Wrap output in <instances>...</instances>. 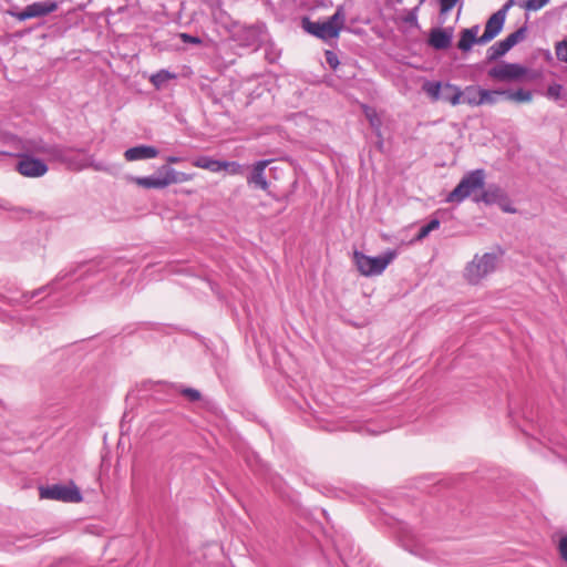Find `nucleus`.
I'll return each mask as SVG.
<instances>
[{
	"label": "nucleus",
	"mask_w": 567,
	"mask_h": 567,
	"mask_svg": "<svg viewBox=\"0 0 567 567\" xmlns=\"http://www.w3.org/2000/svg\"><path fill=\"white\" fill-rule=\"evenodd\" d=\"M346 23V13L342 6L324 21H311L308 17L302 18L301 25L309 34L328 42L338 39Z\"/></svg>",
	"instance_id": "1"
},
{
	"label": "nucleus",
	"mask_w": 567,
	"mask_h": 567,
	"mask_svg": "<svg viewBox=\"0 0 567 567\" xmlns=\"http://www.w3.org/2000/svg\"><path fill=\"white\" fill-rule=\"evenodd\" d=\"M486 174L483 168H477L466 173L456 187L446 196V203L460 204L468 197L480 195L477 192L485 186Z\"/></svg>",
	"instance_id": "2"
},
{
	"label": "nucleus",
	"mask_w": 567,
	"mask_h": 567,
	"mask_svg": "<svg viewBox=\"0 0 567 567\" xmlns=\"http://www.w3.org/2000/svg\"><path fill=\"white\" fill-rule=\"evenodd\" d=\"M398 256L396 250H386L382 256L370 257L355 250L353 254L354 264L358 270L367 277L381 275L388 265Z\"/></svg>",
	"instance_id": "3"
},
{
	"label": "nucleus",
	"mask_w": 567,
	"mask_h": 567,
	"mask_svg": "<svg viewBox=\"0 0 567 567\" xmlns=\"http://www.w3.org/2000/svg\"><path fill=\"white\" fill-rule=\"evenodd\" d=\"M499 256L495 252L475 255L465 268V278L472 285H477L483 278L496 270Z\"/></svg>",
	"instance_id": "4"
},
{
	"label": "nucleus",
	"mask_w": 567,
	"mask_h": 567,
	"mask_svg": "<svg viewBox=\"0 0 567 567\" xmlns=\"http://www.w3.org/2000/svg\"><path fill=\"white\" fill-rule=\"evenodd\" d=\"M422 90L429 95V97L436 101L449 102L452 105H457L462 101L463 91L452 83H441L439 81H426L422 85Z\"/></svg>",
	"instance_id": "5"
},
{
	"label": "nucleus",
	"mask_w": 567,
	"mask_h": 567,
	"mask_svg": "<svg viewBox=\"0 0 567 567\" xmlns=\"http://www.w3.org/2000/svg\"><path fill=\"white\" fill-rule=\"evenodd\" d=\"M40 497L44 499H54L65 503H80L83 499L79 487L71 482L69 485L52 484L42 486L39 489Z\"/></svg>",
	"instance_id": "6"
},
{
	"label": "nucleus",
	"mask_w": 567,
	"mask_h": 567,
	"mask_svg": "<svg viewBox=\"0 0 567 567\" xmlns=\"http://www.w3.org/2000/svg\"><path fill=\"white\" fill-rule=\"evenodd\" d=\"M16 169L24 177L38 178L45 175L49 167L41 158H37L30 154H20Z\"/></svg>",
	"instance_id": "7"
},
{
	"label": "nucleus",
	"mask_w": 567,
	"mask_h": 567,
	"mask_svg": "<svg viewBox=\"0 0 567 567\" xmlns=\"http://www.w3.org/2000/svg\"><path fill=\"white\" fill-rule=\"evenodd\" d=\"M59 4L56 1H41L33 2L27 6L22 11L9 10L8 13L11 17H14L19 21H25L32 18L45 17L54 11H56Z\"/></svg>",
	"instance_id": "8"
},
{
	"label": "nucleus",
	"mask_w": 567,
	"mask_h": 567,
	"mask_svg": "<svg viewBox=\"0 0 567 567\" xmlns=\"http://www.w3.org/2000/svg\"><path fill=\"white\" fill-rule=\"evenodd\" d=\"M528 69L518 63L503 62L488 71V75L498 81H517L525 78Z\"/></svg>",
	"instance_id": "9"
},
{
	"label": "nucleus",
	"mask_w": 567,
	"mask_h": 567,
	"mask_svg": "<svg viewBox=\"0 0 567 567\" xmlns=\"http://www.w3.org/2000/svg\"><path fill=\"white\" fill-rule=\"evenodd\" d=\"M75 270H71V271H60L56 277L50 282L48 284L47 286H42L31 292H23L20 298H7V297H1V300H3L6 303L10 305V306H14V305H23V303H27L29 302L31 299L38 297L39 295H41L42 292H44L47 289L53 287L56 282L72 276L74 274Z\"/></svg>",
	"instance_id": "10"
},
{
	"label": "nucleus",
	"mask_w": 567,
	"mask_h": 567,
	"mask_svg": "<svg viewBox=\"0 0 567 567\" xmlns=\"http://www.w3.org/2000/svg\"><path fill=\"white\" fill-rule=\"evenodd\" d=\"M473 202L476 204L502 205L503 202H507V195L498 185L491 184L487 188L481 189L480 195L473 197Z\"/></svg>",
	"instance_id": "11"
},
{
	"label": "nucleus",
	"mask_w": 567,
	"mask_h": 567,
	"mask_svg": "<svg viewBox=\"0 0 567 567\" xmlns=\"http://www.w3.org/2000/svg\"><path fill=\"white\" fill-rule=\"evenodd\" d=\"M452 39L453 28H433L427 42L435 50H446L451 47Z\"/></svg>",
	"instance_id": "12"
},
{
	"label": "nucleus",
	"mask_w": 567,
	"mask_h": 567,
	"mask_svg": "<svg viewBox=\"0 0 567 567\" xmlns=\"http://www.w3.org/2000/svg\"><path fill=\"white\" fill-rule=\"evenodd\" d=\"M270 162V159H262L254 164L252 169L247 177L248 185L268 192L269 183L265 176V169Z\"/></svg>",
	"instance_id": "13"
},
{
	"label": "nucleus",
	"mask_w": 567,
	"mask_h": 567,
	"mask_svg": "<svg viewBox=\"0 0 567 567\" xmlns=\"http://www.w3.org/2000/svg\"><path fill=\"white\" fill-rule=\"evenodd\" d=\"M505 20L503 13L494 12L486 21L484 33L481 35V42L486 44L495 39L503 30Z\"/></svg>",
	"instance_id": "14"
},
{
	"label": "nucleus",
	"mask_w": 567,
	"mask_h": 567,
	"mask_svg": "<svg viewBox=\"0 0 567 567\" xmlns=\"http://www.w3.org/2000/svg\"><path fill=\"white\" fill-rule=\"evenodd\" d=\"M480 25L474 24L471 28L463 29L460 32V40L457 42V49L462 52H468L474 44L484 45L481 42V37H477Z\"/></svg>",
	"instance_id": "15"
},
{
	"label": "nucleus",
	"mask_w": 567,
	"mask_h": 567,
	"mask_svg": "<svg viewBox=\"0 0 567 567\" xmlns=\"http://www.w3.org/2000/svg\"><path fill=\"white\" fill-rule=\"evenodd\" d=\"M159 151L155 146L151 145H137L127 148L124 152V157L127 162H135L142 159H151L157 157Z\"/></svg>",
	"instance_id": "16"
},
{
	"label": "nucleus",
	"mask_w": 567,
	"mask_h": 567,
	"mask_svg": "<svg viewBox=\"0 0 567 567\" xmlns=\"http://www.w3.org/2000/svg\"><path fill=\"white\" fill-rule=\"evenodd\" d=\"M135 183L143 188L163 189L167 187L166 174L162 173V166L151 176L136 177Z\"/></svg>",
	"instance_id": "17"
},
{
	"label": "nucleus",
	"mask_w": 567,
	"mask_h": 567,
	"mask_svg": "<svg viewBox=\"0 0 567 567\" xmlns=\"http://www.w3.org/2000/svg\"><path fill=\"white\" fill-rule=\"evenodd\" d=\"M193 164L196 167L208 169L214 173L226 169L230 165L229 162L214 159L209 156H199Z\"/></svg>",
	"instance_id": "18"
},
{
	"label": "nucleus",
	"mask_w": 567,
	"mask_h": 567,
	"mask_svg": "<svg viewBox=\"0 0 567 567\" xmlns=\"http://www.w3.org/2000/svg\"><path fill=\"white\" fill-rule=\"evenodd\" d=\"M511 49L512 47L508 44V42L505 39H503L487 49L486 59L489 62L496 61L497 59L505 55Z\"/></svg>",
	"instance_id": "19"
},
{
	"label": "nucleus",
	"mask_w": 567,
	"mask_h": 567,
	"mask_svg": "<svg viewBox=\"0 0 567 567\" xmlns=\"http://www.w3.org/2000/svg\"><path fill=\"white\" fill-rule=\"evenodd\" d=\"M162 173L166 174L167 186L187 182L192 178L190 174L177 172L169 165H162Z\"/></svg>",
	"instance_id": "20"
},
{
	"label": "nucleus",
	"mask_w": 567,
	"mask_h": 567,
	"mask_svg": "<svg viewBox=\"0 0 567 567\" xmlns=\"http://www.w3.org/2000/svg\"><path fill=\"white\" fill-rule=\"evenodd\" d=\"M499 96H505V90H481V96L477 97L480 105H493L498 102Z\"/></svg>",
	"instance_id": "21"
},
{
	"label": "nucleus",
	"mask_w": 567,
	"mask_h": 567,
	"mask_svg": "<svg viewBox=\"0 0 567 567\" xmlns=\"http://www.w3.org/2000/svg\"><path fill=\"white\" fill-rule=\"evenodd\" d=\"M365 116L371 125V127L375 131L377 136L379 137V147L381 148L383 145L382 141V134H381V118L379 117L378 113L373 109H367L365 110Z\"/></svg>",
	"instance_id": "22"
},
{
	"label": "nucleus",
	"mask_w": 567,
	"mask_h": 567,
	"mask_svg": "<svg viewBox=\"0 0 567 567\" xmlns=\"http://www.w3.org/2000/svg\"><path fill=\"white\" fill-rule=\"evenodd\" d=\"M481 87L476 86H466L463 91V96L461 103H466L471 106H478L477 97L481 96Z\"/></svg>",
	"instance_id": "23"
},
{
	"label": "nucleus",
	"mask_w": 567,
	"mask_h": 567,
	"mask_svg": "<svg viewBox=\"0 0 567 567\" xmlns=\"http://www.w3.org/2000/svg\"><path fill=\"white\" fill-rule=\"evenodd\" d=\"M441 225L440 219L432 218L426 225L422 226L414 237L413 241H422L424 238H426L431 231L437 229Z\"/></svg>",
	"instance_id": "24"
},
{
	"label": "nucleus",
	"mask_w": 567,
	"mask_h": 567,
	"mask_svg": "<svg viewBox=\"0 0 567 567\" xmlns=\"http://www.w3.org/2000/svg\"><path fill=\"white\" fill-rule=\"evenodd\" d=\"M505 97L517 102H529L532 100V93L523 89L517 91L505 90Z\"/></svg>",
	"instance_id": "25"
},
{
	"label": "nucleus",
	"mask_w": 567,
	"mask_h": 567,
	"mask_svg": "<svg viewBox=\"0 0 567 567\" xmlns=\"http://www.w3.org/2000/svg\"><path fill=\"white\" fill-rule=\"evenodd\" d=\"M175 78L174 74L169 73L167 70H161L158 72H156L155 74H153L151 76V82L153 83V85L157 89H159L161 86H163L168 80Z\"/></svg>",
	"instance_id": "26"
},
{
	"label": "nucleus",
	"mask_w": 567,
	"mask_h": 567,
	"mask_svg": "<svg viewBox=\"0 0 567 567\" xmlns=\"http://www.w3.org/2000/svg\"><path fill=\"white\" fill-rule=\"evenodd\" d=\"M526 33H527V25L524 24L520 28H518L516 31H514L513 33L508 34L505 38V40L513 48L526 38Z\"/></svg>",
	"instance_id": "27"
},
{
	"label": "nucleus",
	"mask_w": 567,
	"mask_h": 567,
	"mask_svg": "<svg viewBox=\"0 0 567 567\" xmlns=\"http://www.w3.org/2000/svg\"><path fill=\"white\" fill-rule=\"evenodd\" d=\"M460 0H439L440 3V22L443 24L449 12L457 4Z\"/></svg>",
	"instance_id": "28"
},
{
	"label": "nucleus",
	"mask_w": 567,
	"mask_h": 567,
	"mask_svg": "<svg viewBox=\"0 0 567 567\" xmlns=\"http://www.w3.org/2000/svg\"><path fill=\"white\" fill-rule=\"evenodd\" d=\"M555 54L558 61L567 63V39L556 42Z\"/></svg>",
	"instance_id": "29"
},
{
	"label": "nucleus",
	"mask_w": 567,
	"mask_h": 567,
	"mask_svg": "<svg viewBox=\"0 0 567 567\" xmlns=\"http://www.w3.org/2000/svg\"><path fill=\"white\" fill-rule=\"evenodd\" d=\"M178 391L190 402H196L202 399V394L198 390L193 388L179 386Z\"/></svg>",
	"instance_id": "30"
},
{
	"label": "nucleus",
	"mask_w": 567,
	"mask_h": 567,
	"mask_svg": "<svg viewBox=\"0 0 567 567\" xmlns=\"http://www.w3.org/2000/svg\"><path fill=\"white\" fill-rule=\"evenodd\" d=\"M563 85L558 83H553L547 87L546 96L549 100L558 101L561 99Z\"/></svg>",
	"instance_id": "31"
},
{
	"label": "nucleus",
	"mask_w": 567,
	"mask_h": 567,
	"mask_svg": "<svg viewBox=\"0 0 567 567\" xmlns=\"http://www.w3.org/2000/svg\"><path fill=\"white\" fill-rule=\"evenodd\" d=\"M417 12L419 7H414L413 9L409 10L404 16L403 21L411 27H419Z\"/></svg>",
	"instance_id": "32"
},
{
	"label": "nucleus",
	"mask_w": 567,
	"mask_h": 567,
	"mask_svg": "<svg viewBox=\"0 0 567 567\" xmlns=\"http://www.w3.org/2000/svg\"><path fill=\"white\" fill-rule=\"evenodd\" d=\"M550 0H528L525 3V9L528 11H537L545 7Z\"/></svg>",
	"instance_id": "33"
},
{
	"label": "nucleus",
	"mask_w": 567,
	"mask_h": 567,
	"mask_svg": "<svg viewBox=\"0 0 567 567\" xmlns=\"http://www.w3.org/2000/svg\"><path fill=\"white\" fill-rule=\"evenodd\" d=\"M326 61L332 70H337L340 64L338 55L332 51H326Z\"/></svg>",
	"instance_id": "34"
},
{
	"label": "nucleus",
	"mask_w": 567,
	"mask_h": 567,
	"mask_svg": "<svg viewBox=\"0 0 567 567\" xmlns=\"http://www.w3.org/2000/svg\"><path fill=\"white\" fill-rule=\"evenodd\" d=\"M179 38L184 43L202 44V39L188 33H179Z\"/></svg>",
	"instance_id": "35"
},
{
	"label": "nucleus",
	"mask_w": 567,
	"mask_h": 567,
	"mask_svg": "<svg viewBox=\"0 0 567 567\" xmlns=\"http://www.w3.org/2000/svg\"><path fill=\"white\" fill-rule=\"evenodd\" d=\"M559 553L561 558L567 561V536L561 537L559 540Z\"/></svg>",
	"instance_id": "36"
},
{
	"label": "nucleus",
	"mask_w": 567,
	"mask_h": 567,
	"mask_svg": "<svg viewBox=\"0 0 567 567\" xmlns=\"http://www.w3.org/2000/svg\"><path fill=\"white\" fill-rule=\"evenodd\" d=\"M514 1L515 0H507V2L499 9L497 10L496 12L498 14H502L503 13V17L506 19V14H507V11L511 9V7L514 4Z\"/></svg>",
	"instance_id": "37"
},
{
	"label": "nucleus",
	"mask_w": 567,
	"mask_h": 567,
	"mask_svg": "<svg viewBox=\"0 0 567 567\" xmlns=\"http://www.w3.org/2000/svg\"><path fill=\"white\" fill-rule=\"evenodd\" d=\"M83 268H85V269L81 274V276H80L81 278H84V277H87V276H91V275L95 274V271H94L95 266L94 265H84Z\"/></svg>",
	"instance_id": "38"
},
{
	"label": "nucleus",
	"mask_w": 567,
	"mask_h": 567,
	"mask_svg": "<svg viewBox=\"0 0 567 567\" xmlns=\"http://www.w3.org/2000/svg\"><path fill=\"white\" fill-rule=\"evenodd\" d=\"M501 208L505 212V213H515L516 209L509 205L506 204V202H503L502 205H499Z\"/></svg>",
	"instance_id": "39"
},
{
	"label": "nucleus",
	"mask_w": 567,
	"mask_h": 567,
	"mask_svg": "<svg viewBox=\"0 0 567 567\" xmlns=\"http://www.w3.org/2000/svg\"><path fill=\"white\" fill-rule=\"evenodd\" d=\"M166 161H167V163H169V164H176V163H179V162H181V158H179V157H177V156H168Z\"/></svg>",
	"instance_id": "40"
},
{
	"label": "nucleus",
	"mask_w": 567,
	"mask_h": 567,
	"mask_svg": "<svg viewBox=\"0 0 567 567\" xmlns=\"http://www.w3.org/2000/svg\"><path fill=\"white\" fill-rule=\"evenodd\" d=\"M4 316H6V313H4L3 311H1V310H0V319H1V320H4Z\"/></svg>",
	"instance_id": "41"
},
{
	"label": "nucleus",
	"mask_w": 567,
	"mask_h": 567,
	"mask_svg": "<svg viewBox=\"0 0 567 567\" xmlns=\"http://www.w3.org/2000/svg\"><path fill=\"white\" fill-rule=\"evenodd\" d=\"M425 1H426V0H419V3H417V6H416V7H419V8H420V7H421Z\"/></svg>",
	"instance_id": "42"
},
{
	"label": "nucleus",
	"mask_w": 567,
	"mask_h": 567,
	"mask_svg": "<svg viewBox=\"0 0 567 567\" xmlns=\"http://www.w3.org/2000/svg\"><path fill=\"white\" fill-rule=\"evenodd\" d=\"M546 59H548V60L551 59L550 52H547Z\"/></svg>",
	"instance_id": "43"
}]
</instances>
